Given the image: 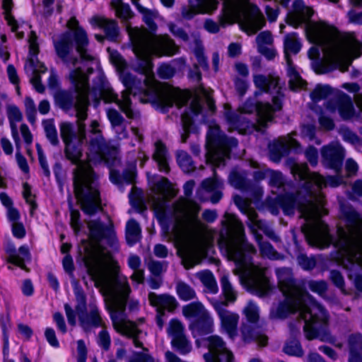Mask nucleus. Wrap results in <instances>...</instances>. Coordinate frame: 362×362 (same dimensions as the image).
<instances>
[{
  "label": "nucleus",
  "mask_w": 362,
  "mask_h": 362,
  "mask_svg": "<svg viewBox=\"0 0 362 362\" xmlns=\"http://www.w3.org/2000/svg\"><path fill=\"white\" fill-rule=\"evenodd\" d=\"M136 56L141 60L142 78L125 72L126 62L119 54H112V63L120 71V79L126 89L122 91V99L118 98L110 83L103 74L97 76L91 89L88 78L83 70L87 63L93 59L88 52L89 41L86 32L77 27L74 32L66 31L53 40L57 57L70 69L69 78L74 85L76 95L67 90H57L54 100L63 111L75 107L77 113H86L90 101L97 107L101 100L104 103H115L119 110L124 113L130 112L129 95L141 94L143 103H151L153 106L168 111V107L175 106L183 108L182 113H204L206 112V95L203 98L194 95L189 90L173 89L167 93H160L155 86L151 56H172L178 52L179 47L168 35H156L146 29L127 28Z\"/></svg>",
  "instance_id": "obj_1"
},
{
  "label": "nucleus",
  "mask_w": 362,
  "mask_h": 362,
  "mask_svg": "<svg viewBox=\"0 0 362 362\" xmlns=\"http://www.w3.org/2000/svg\"><path fill=\"white\" fill-rule=\"evenodd\" d=\"M83 260L95 286L105 298L115 329L132 337L136 347L145 348L137 338L139 330L135 323L126 317L125 308L131 288L127 278L119 274L117 262L109 251L98 245L86 248Z\"/></svg>",
  "instance_id": "obj_2"
},
{
  "label": "nucleus",
  "mask_w": 362,
  "mask_h": 362,
  "mask_svg": "<svg viewBox=\"0 0 362 362\" xmlns=\"http://www.w3.org/2000/svg\"><path fill=\"white\" fill-rule=\"evenodd\" d=\"M291 173L299 180L303 181V189L298 192V195L305 193L308 198L305 203L297 205L296 198L293 194L279 196L278 199L280 206L284 213L288 216L293 215L298 206L300 217L307 221L302 226V231L308 243L320 249L327 247L332 238L329 234L327 226L320 220L327 213L324 209V197L320 189L327 185L338 187L342 184L343 177L329 176L325 179L317 173H310L305 163H294Z\"/></svg>",
  "instance_id": "obj_3"
},
{
  "label": "nucleus",
  "mask_w": 362,
  "mask_h": 362,
  "mask_svg": "<svg viewBox=\"0 0 362 362\" xmlns=\"http://www.w3.org/2000/svg\"><path fill=\"white\" fill-rule=\"evenodd\" d=\"M275 274L278 286L285 299L272 306L270 317L284 319L289 314L298 312L304 322L306 339L333 343L334 339L326 327L328 315L325 309L305 290L304 285L294 278L291 268H276Z\"/></svg>",
  "instance_id": "obj_4"
},
{
  "label": "nucleus",
  "mask_w": 362,
  "mask_h": 362,
  "mask_svg": "<svg viewBox=\"0 0 362 362\" xmlns=\"http://www.w3.org/2000/svg\"><path fill=\"white\" fill-rule=\"evenodd\" d=\"M77 131L69 123H62L60 134L65 144L66 158L76 165L73 171L74 193L81 209L87 215H94L102 209L97 177L90 164L82 160L83 144L86 140V125L83 121L87 115H76Z\"/></svg>",
  "instance_id": "obj_5"
},
{
  "label": "nucleus",
  "mask_w": 362,
  "mask_h": 362,
  "mask_svg": "<svg viewBox=\"0 0 362 362\" xmlns=\"http://www.w3.org/2000/svg\"><path fill=\"white\" fill-rule=\"evenodd\" d=\"M223 224L221 245L228 259L235 264L233 273L239 276L248 291L259 297L267 295L272 286L265 275V269L252 262V256L257 251L246 240L243 223L235 216L228 215Z\"/></svg>",
  "instance_id": "obj_6"
},
{
  "label": "nucleus",
  "mask_w": 362,
  "mask_h": 362,
  "mask_svg": "<svg viewBox=\"0 0 362 362\" xmlns=\"http://www.w3.org/2000/svg\"><path fill=\"white\" fill-rule=\"evenodd\" d=\"M194 185V180L187 181L183 187L187 198H180L173 205L175 235L180 236L182 233H185L189 236L182 259L186 269L199 264L206 255V227L198 218L201 208L194 201L187 199L192 194Z\"/></svg>",
  "instance_id": "obj_7"
},
{
  "label": "nucleus",
  "mask_w": 362,
  "mask_h": 362,
  "mask_svg": "<svg viewBox=\"0 0 362 362\" xmlns=\"http://www.w3.org/2000/svg\"><path fill=\"white\" fill-rule=\"evenodd\" d=\"M341 216L346 228L340 226L337 230V240H333L341 258V265L347 271L348 277L354 279L356 288L362 291V218L349 205L341 207Z\"/></svg>",
  "instance_id": "obj_8"
},
{
  "label": "nucleus",
  "mask_w": 362,
  "mask_h": 362,
  "mask_svg": "<svg viewBox=\"0 0 362 362\" xmlns=\"http://www.w3.org/2000/svg\"><path fill=\"white\" fill-rule=\"evenodd\" d=\"M224 8L223 14L219 16V24L207 19L204 22V28L211 33L219 31L220 25L226 27L227 24H233L241 14L246 13L244 20L240 23L241 29L247 35H254L260 30L266 24L265 18L259 8L249 4L248 0H223Z\"/></svg>",
  "instance_id": "obj_9"
},
{
  "label": "nucleus",
  "mask_w": 362,
  "mask_h": 362,
  "mask_svg": "<svg viewBox=\"0 0 362 362\" xmlns=\"http://www.w3.org/2000/svg\"><path fill=\"white\" fill-rule=\"evenodd\" d=\"M361 43L351 35H346L329 42L325 58L313 63L315 71L322 74L339 69L344 72L348 70L354 58L361 54Z\"/></svg>",
  "instance_id": "obj_10"
},
{
  "label": "nucleus",
  "mask_w": 362,
  "mask_h": 362,
  "mask_svg": "<svg viewBox=\"0 0 362 362\" xmlns=\"http://www.w3.org/2000/svg\"><path fill=\"white\" fill-rule=\"evenodd\" d=\"M253 81L255 86L260 90L259 93H255L256 95L263 92L276 93V95L272 98V105L258 101L256 98H250L245 102L244 110L240 113H270L272 111L281 110L284 95L279 87V78L272 75L257 74L254 76Z\"/></svg>",
  "instance_id": "obj_11"
},
{
  "label": "nucleus",
  "mask_w": 362,
  "mask_h": 362,
  "mask_svg": "<svg viewBox=\"0 0 362 362\" xmlns=\"http://www.w3.org/2000/svg\"><path fill=\"white\" fill-rule=\"evenodd\" d=\"M206 122L209 127L206 134V159L217 167L224 165L225 159L229 158L231 149L238 146V141L235 138L226 137L213 121L208 119Z\"/></svg>",
  "instance_id": "obj_12"
},
{
  "label": "nucleus",
  "mask_w": 362,
  "mask_h": 362,
  "mask_svg": "<svg viewBox=\"0 0 362 362\" xmlns=\"http://www.w3.org/2000/svg\"><path fill=\"white\" fill-rule=\"evenodd\" d=\"M284 47L285 58L288 66L287 74L289 77V87L293 90L303 88L304 86L307 85V83L300 76L299 74L295 69L289 54V53L296 54L300 52L301 48V44L296 33H288L284 36Z\"/></svg>",
  "instance_id": "obj_13"
},
{
  "label": "nucleus",
  "mask_w": 362,
  "mask_h": 362,
  "mask_svg": "<svg viewBox=\"0 0 362 362\" xmlns=\"http://www.w3.org/2000/svg\"><path fill=\"white\" fill-rule=\"evenodd\" d=\"M208 352L203 355L205 362H233V355L221 337L212 335L206 339Z\"/></svg>",
  "instance_id": "obj_14"
},
{
  "label": "nucleus",
  "mask_w": 362,
  "mask_h": 362,
  "mask_svg": "<svg viewBox=\"0 0 362 362\" xmlns=\"http://www.w3.org/2000/svg\"><path fill=\"white\" fill-rule=\"evenodd\" d=\"M87 225L90 237L95 245L105 240L111 247L117 249V238L111 221L105 225L99 220H93L88 221Z\"/></svg>",
  "instance_id": "obj_15"
},
{
  "label": "nucleus",
  "mask_w": 362,
  "mask_h": 362,
  "mask_svg": "<svg viewBox=\"0 0 362 362\" xmlns=\"http://www.w3.org/2000/svg\"><path fill=\"white\" fill-rule=\"evenodd\" d=\"M209 301L219 317L221 327L230 338L235 337L239 321L238 314L227 310V306H224V303H218L214 298H211Z\"/></svg>",
  "instance_id": "obj_16"
},
{
  "label": "nucleus",
  "mask_w": 362,
  "mask_h": 362,
  "mask_svg": "<svg viewBox=\"0 0 362 362\" xmlns=\"http://www.w3.org/2000/svg\"><path fill=\"white\" fill-rule=\"evenodd\" d=\"M167 332L171 338V344L181 354H186L191 351V344L185 334V327L180 320L172 319L169 322Z\"/></svg>",
  "instance_id": "obj_17"
},
{
  "label": "nucleus",
  "mask_w": 362,
  "mask_h": 362,
  "mask_svg": "<svg viewBox=\"0 0 362 362\" xmlns=\"http://www.w3.org/2000/svg\"><path fill=\"white\" fill-rule=\"evenodd\" d=\"M223 187V182L216 175L213 178L205 179L197 192V197L202 201L209 199L213 204H216L222 198Z\"/></svg>",
  "instance_id": "obj_18"
},
{
  "label": "nucleus",
  "mask_w": 362,
  "mask_h": 362,
  "mask_svg": "<svg viewBox=\"0 0 362 362\" xmlns=\"http://www.w3.org/2000/svg\"><path fill=\"white\" fill-rule=\"evenodd\" d=\"M326 109L332 112L355 113L352 98L341 90H335L326 102Z\"/></svg>",
  "instance_id": "obj_19"
},
{
  "label": "nucleus",
  "mask_w": 362,
  "mask_h": 362,
  "mask_svg": "<svg viewBox=\"0 0 362 362\" xmlns=\"http://www.w3.org/2000/svg\"><path fill=\"white\" fill-rule=\"evenodd\" d=\"M323 162L328 167L339 171L344 158V149L338 143H331L321 150Z\"/></svg>",
  "instance_id": "obj_20"
},
{
  "label": "nucleus",
  "mask_w": 362,
  "mask_h": 362,
  "mask_svg": "<svg viewBox=\"0 0 362 362\" xmlns=\"http://www.w3.org/2000/svg\"><path fill=\"white\" fill-rule=\"evenodd\" d=\"M189 5L182 8V16L192 19L199 13H212L217 8V0H189Z\"/></svg>",
  "instance_id": "obj_21"
},
{
  "label": "nucleus",
  "mask_w": 362,
  "mask_h": 362,
  "mask_svg": "<svg viewBox=\"0 0 362 362\" xmlns=\"http://www.w3.org/2000/svg\"><path fill=\"white\" fill-rule=\"evenodd\" d=\"M78 315L80 325L85 332L90 331L92 327H103L105 325V322L95 304H90L88 311L79 313Z\"/></svg>",
  "instance_id": "obj_22"
},
{
  "label": "nucleus",
  "mask_w": 362,
  "mask_h": 362,
  "mask_svg": "<svg viewBox=\"0 0 362 362\" xmlns=\"http://www.w3.org/2000/svg\"><path fill=\"white\" fill-rule=\"evenodd\" d=\"M90 23L103 29L107 40L116 42L119 36V28L116 21L103 16H93Z\"/></svg>",
  "instance_id": "obj_23"
},
{
  "label": "nucleus",
  "mask_w": 362,
  "mask_h": 362,
  "mask_svg": "<svg viewBox=\"0 0 362 362\" xmlns=\"http://www.w3.org/2000/svg\"><path fill=\"white\" fill-rule=\"evenodd\" d=\"M8 255V261L14 264L23 269H25V262L30 259V254L27 246H21L18 251H16L13 243H8L5 247Z\"/></svg>",
  "instance_id": "obj_24"
},
{
  "label": "nucleus",
  "mask_w": 362,
  "mask_h": 362,
  "mask_svg": "<svg viewBox=\"0 0 362 362\" xmlns=\"http://www.w3.org/2000/svg\"><path fill=\"white\" fill-rule=\"evenodd\" d=\"M150 304L157 308V312L173 311L177 306L176 298L169 294L158 295L151 292L148 296Z\"/></svg>",
  "instance_id": "obj_25"
},
{
  "label": "nucleus",
  "mask_w": 362,
  "mask_h": 362,
  "mask_svg": "<svg viewBox=\"0 0 362 362\" xmlns=\"http://www.w3.org/2000/svg\"><path fill=\"white\" fill-rule=\"evenodd\" d=\"M98 127L99 124L98 121L93 120L91 122L90 133L92 134V136L90 139L89 145L92 152L103 158L106 150V144Z\"/></svg>",
  "instance_id": "obj_26"
},
{
  "label": "nucleus",
  "mask_w": 362,
  "mask_h": 362,
  "mask_svg": "<svg viewBox=\"0 0 362 362\" xmlns=\"http://www.w3.org/2000/svg\"><path fill=\"white\" fill-rule=\"evenodd\" d=\"M273 41L272 35L268 30L261 32L256 37L258 52L268 59H273L276 55L275 50L269 47L272 45Z\"/></svg>",
  "instance_id": "obj_27"
},
{
  "label": "nucleus",
  "mask_w": 362,
  "mask_h": 362,
  "mask_svg": "<svg viewBox=\"0 0 362 362\" xmlns=\"http://www.w3.org/2000/svg\"><path fill=\"white\" fill-rule=\"evenodd\" d=\"M214 318L209 311L202 315L196 319L190 326L193 332H197L199 334H207L211 333L214 330Z\"/></svg>",
  "instance_id": "obj_28"
},
{
  "label": "nucleus",
  "mask_w": 362,
  "mask_h": 362,
  "mask_svg": "<svg viewBox=\"0 0 362 362\" xmlns=\"http://www.w3.org/2000/svg\"><path fill=\"white\" fill-rule=\"evenodd\" d=\"M348 362H362V336L351 334L349 337Z\"/></svg>",
  "instance_id": "obj_29"
},
{
  "label": "nucleus",
  "mask_w": 362,
  "mask_h": 362,
  "mask_svg": "<svg viewBox=\"0 0 362 362\" xmlns=\"http://www.w3.org/2000/svg\"><path fill=\"white\" fill-rule=\"evenodd\" d=\"M221 286L223 299L215 298L218 303H224V306H228L237 300L238 293L229 281L228 276H223L221 279Z\"/></svg>",
  "instance_id": "obj_30"
},
{
  "label": "nucleus",
  "mask_w": 362,
  "mask_h": 362,
  "mask_svg": "<svg viewBox=\"0 0 362 362\" xmlns=\"http://www.w3.org/2000/svg\"><path fill=\"white\" fill-rule=\"evenodd\" d=\"M242 335L245 342H257L259 345L264 346L267 344V337L262 334L259 329L250 325H244L242 328Z\"/></svg>",
  "instance_id": "obj_31"
},
{
  "label": "nucleus",
  "mask_w": 362,
  "mask_h": 362,
  "mask_svg": "<svg viewBox=\"0 0 362 362\" xmlns=\"http://www.w3.org/2000/svg\"><path fill=\"white\" fill-rule=\"evenodd\" d=\"M30 66L33 74L30 80V83L38 93H42L45 88L41 83L40 74L45 73L47 71V68L40 62H37V64H35L33 59H30Z\"/></svg>",
  "instance_id": "obj_32"
},
{
  "label": "nucleus",
  "mask_w": 362,
  "mask_h": 362,
  "mask_svg": "<svg viewBox=\"0 0 362 362\" xmlns=\"http://www.w3.org/2000/svg\"><path fill=\"white\" fill-rule=\"evenodd\" d=\"M153 159L157 162L160 171L168 173L170 168L168 163L167 151L163 144L158 141L156 143Z\"/></svg>",
  "instance_id": "obj_33"
},
{
  "label": "nucleus",
  "mask_w": 362,
  "mask_h": 362,
  "mask_svg": "<svg viewBox=\"0 0 362 362\" xmlns=\"http://www.w3.org/2000/svg\"><path fill=\"white\" fill-rule=\"evenodd\" d=\"M247 226L255 236V233H258L257 230L259 229L273 241L279 242L280 240V238L275 233L273 229L266 225L262 220L258 219V217L255 218L251 223H247Z\"/></svg>",
  "instance_id": "obj_34"
},
{
  "label": "nucleus",
  "mask_w": 362,
  "mask_h": 362,
  "mask_svg": "<svg viewBox=\"0 0 362 362\" xmlns=\"http://www.w3.org/2000/svg\"><path fill=\"white\" fill-rule=\"evenodd\" d=\"M196 276L200 280L205 287V291L216 294L218 291V287L216 284L214 274L208 270H204L197 273Z\"/></svg>",
  "instance_id": "obj_35"
},
{
  "label": "nucleus",
  "mask_w": 362,
  "mask_h": 362,
  "mask_svg": "<svg viewBox=\"0 0 362 362\" xmlns=\"http://www.w3.org/2000/svg\"><path fill=\"white\" fill-rule=\"evenodd\" d=\"M175 290L177 295L182 300L189 301L197 297L195 290L190 285L182 280H177L176 281Z\"/></svg>",
  "instance_id": "obj_36"
},
{
  "label": "nucleus",
  "mask_w": 362,
  "mask_h": 362,
  "mask_svg": "<svg viewBox=\"0 0 362 362\" xmlns=\"http://www.w3.org/2000/svg\"><path fill=\"white\" fill-rule=\"evenodd\" d=\"M141 230L139 224L134 219L129 220L126 226V239L129 245H133L139 241Z\"/></svg>",
  "instance_id": "obj_37"
},
{
  "label": "nucleus",
  "mask_w": 362,
  "mask_h": 362,
  "mask_svg": "<svg viewBox=\"0 0 362 362\" xmlns=\"http://www.w3.org/2000/svg\"><path fill=\"white\" fill-rule=\"evenodd\" d=\"M335 90L329 85L319 83L310 92V98L313 103H317L329 96L331 98Z\"/></svg>",
  "instance_id": "obj_38"
},
{
  "label": "nucleus",
  "mask_w": 362,
  "mask_h": 362,
  "mask_svg": "<svg viewBox=\"0 0 362 362\" xmlns=\"http://www.w3.org/2000/svg\"><path fill=\"white\" fill-rule=\"evenodd\" d=\"M112 127L118 134V139H122L126 138L127 132L126 127L127 122L121 115H107Z\"/></svg>",
  "instance_id": "obj_39"
},
{
  "label": "nucleus",
  "mask_w": 362,
  "mask_h": 362,
  "mask_svg": "<svg viewBox=\"0 0 362 362\" xmlns=\"http://www.w3.org/2000/svg\"><path fill=\"white\" fill-rule=\"evenodd\" d=\"M208 310L200 302H194L182 307V314L187 318H199Z\"/></svg>",
  "instance_id": "obj_40"
},
{
  "label": "nucleus",
  "mask_w": 362,
  "mask_h": 362,
  "mask_svg": "<svg viewBox=\"0 0 362 362\" xmlns=\"http://www.w3.org/2000/svg\"><path fill=\"white\" fill-rule=\"evenodd\" d=\"M255 240L258 243L262 255L272 259H278L280 255L274 250L273 246L266 241H262V236L259 233H255Z\"/></svg>",
  "instance_id": "obj_41"
},
{
  "label": "nucleus",
  "mask_w": 362,
  "mask_h": 362,
  "mask_svg": "<svg viewBox=\"0 0 362 362\" xmlns=\"http://www.w3.org/2000/svg\"><path fill=\"white\" fill-rule=\"evenodd\" d=\"M234 202L248 218V223H251L255 218H257V214L250 206V202L243 198L239 195L234 197Z\"/></svg>",
  "instance_id": "obj_42"
},
{
  "label": "nucleus",
  "mask_w": 362,
  "mask_h": 362,
  "mask_svg": "<svg viewBox=\"0 0 362 362\" xmlns=\"http://www.w3.org/2000/svg\"><path fill=\"white\" fill-rule=\"evenodd\" d=\"M134 168L135 165H132L129 169L124 171L122 176H121L117 171L110 170V179L111 182L115 184H119L122 180L128 184L132 183L135 177Z\"/></svg>",
  "instance_id": "obj_43"
},
{
  "label": "nucleus",
  "mask_w": 362,
  "mask_h": 362,
  "mask_svg": "<svg viewBox=\"0 0 362 362\" xmlns=\"http://www.w3.org/2000/svg\"><path fill=\"white\" fill-rule=\"evenodd\" d=\"M127 362H156V359L148 349L143 348L141 351H133Z\"/></svg>",
  "instance_id": "obj_44"
},
{
  "label": "nucleus",
  "mask_w": 362,
  "mask_h": 362,
  "mask_svg": "<svg viewBox=\"0 0 362 362\" xmlns=\"http://www.w3.org/2000/svg\"><path fill=\"white\" fill-rule=\"evenodd\" d=\"M176 156L177 163L184 172L189 173L195 168L191 156L186 151H178Z\"/></svg>",
  "instance_id": "obj_45"
},
{
  "label": "nucleus",
  "mask_w": 362,
  "mask_h": 362,
  "mask_svg": "<svg viewBox=\"0 0 362 362\" xmlns=\"http://www.w3.org/2000/svg\"><path fill=\"white\" fill-rule=\"evenodd\" d=\"M112 6L116 11L117 16L123 19L127 20L132 17V12L128 4H124L122 0H112Z\"/></svg>",
  "instance_id": "obj_46"
},
{
  "label": "nucleus",
  "mask_w": 362,
  "mask_h": 362,
  "mask_svg": "<svg viewBox=\"0 0 362 362\" xmlns=\"http://www.w3.org/2000/svg\"><path fill=\"white\" fill-rule=\"evenodd\" d=\"M138 10L143 14V19L148 28L151 31H155L157 29V25L154 22V19L157 17L158 13L141 6H138Z\"/></svg>",
  "instance_id": "obj_47"
},
{
  "label": "nucleus",
  "mask_w": 362,
  "mask_h": 362,
  "mask_svg": "<svg viewBox=\"0 0 362 362\" xmlns=\"http://www.w3.org/2000/svg\"><path fill=\"white\" fill-rule=\"evenodd\" d=\"M45 129V135L49 142L57 146L59 144V139L56 127L52 120H45L42 123Z\"/></svg>",
  "instance_id": "obj_48"
},
{
  "label": "nucleus",
  "mask_w": 362,
  "mask_h": 362,
  "mask_svg": "<svg viewBox=\"0 0 362 362\" xmlns=\"http://www.w3.org/2000/svg\"><path fill=\"white\" fill-rule=\"evenodd\" d=\"M3 8L4 9L5 19L8 24L11 27V30L16 32L18 29V23L14 17L11 14L13 8L12 0H3Z\"/></svg>",
  "instance_id": "obj_49"
},
{
  "label": "nucleus",
  "mask_w": 362,
  "mask_h": 362,
  "mask_svg": "<svg viewBox=\"0 0 362 362\" xmlns=\"http://www.w3.org/2000/svg\"><path fill=\"white\" fill-rule=\"evenodd\" d=\"M284 351L290 356H302L303 350L300 342L296 339L287 341L284 347Z\"/></svg>",
  "instance_id": "obj_50"
},
{
  "label": "nucleus",
  "mask_w": 362,
  "mask_h": 362,
  "mask_svg": "<svg viewBox=\"0 0 362 362\" xmlns=\"http://www.w3.org/2000/svg\"><path fill=\"white\" fill-rule=\"evenodd\" d=\"M306 286L313 292L317 293L320 296L325 298L327 291V284L323 280H310L306 283Z\"/></svg>",
  "instance_id": "obj_51"
},
{
  "label": "nucleus",
  "mask_w": 362,
  "mask_h": 362,
  "mask_svg": "<svg viewBox=\"0 0 362 362\" xmlns=\"http://www.w3.org/2000/svg\"><path fill=\"white\" fill-rule=\"evenodd\" d=\"M339 134L341 135L344 141L349 142L356 146H362V139L348 128L341 127L339 129Z\"/></svg>",
  "instance_id": "obj_52"
},
{
  "label": "nucleus",
  "mask_w": 362,
  "mask_h": 362,
  "mask_svg": "<svg viewBox=\"0 0 362 362\" xmlns=\"http://www.w3.org/2000/svg\"><path fill=\"white\" fill-rule=\"evenodd\" d=\"M243 313L247 320L252 323H255L259 320V308L252 301L247 303Z\"/></svg>",
  "instance_id": "obj_53"
},
{
  "label": "nucleus",
  "mask_w": 362,
  "mask_h": 362,
  "mask_svg": "<svg viewBox=\"0 0 362 362\" xmlns=\"http://www.w3.org/2000/svg\"><path fill=\"white\" fill-rule=\"evenodd\" d=\"M342 87L349 92L356 93L354 100L357 107L362 112V93H358L360 90L358 84L356 83H346L343 84Z\"/></svg>",
  "instance_id": "obj_54"
},
{
  "label": "nucleus",
  "mask_w": 362,
  "mask_h": 362,
  "mask_svg": "<svg viewBox=\"0 0 362 362\" xmlns=\"http://www.w3.org/2000/svg\"><path fill=\"white\" fill-rule=\"evenodd\" d=\"M102 328L103 329L98 333L97 341L103 349L107 351L110 346L111 339L109 332L107 331L105 325Z\"/></svg>",
  "instance_id": "obj_55"
},
{
  "label": "nucleus",
  "mask_w": 362,
  "mask_h": 362,
  "mask_svg": "<svg viewBox=\"0 0 362 362\" xmlns=\"http://www.w3.org/2000/svg\"><path fill=\"white\" fill-rule=\"evenodd\" d=\"M168 263L165 261H156L151 259L148 264L150 272L156 276H158L167 269Z\"/></svg>",
  "instance_id": "obj_56"
},
{
  "label": "nucleus",
  "mask_w": 362,
  "mask_h": 362,
  "mask_svg": "<svg viewBox=\"0 0 362 362\" xmlns=\"http://www.w3.org/2000/svg\"><path fill=\"white\" fill-rule=\"evenodd\" d=\"M181 121L182 123L183 129L185 132V133L182 135L181 139L182 142L185 143L187 139L190 129L193 124L194 120L192 118L191 115H181Z\"/></svg>",
  "instance_id": "obj_57"
},
{
  "label": "nucleus",
  "mask_w": 362,
  "mask_h": 362,
  "mask_svg": "<svg viewBox=\"0 0 362 362\" xmlns=\"http://www.w3.org/2000/svg\"><path fill=\"white\" fill-rule=\"evenodd\" d=\"M230 184L238 189H243L246 185L245 177L238 172L233 171L229 175Z\"/></svg>",
  "instance_id": "obj_58"
},
{
  "label": "nucleus",
  "mask_w": 362,
  "mask_h": 362,
  "mask_svg": "<svg viewBox=\"0 0 362 362\" xmlns=\"http://www.w3.org/2000/svg\"><path fill=\"white\" fill-rule=\"evenodd\" d=\"M297 260L298 264L305 270H310L315 267L316 262L314 258L308 257L303 254H300Z\"/></svg>",
  "instance_id": "obj_59"
},
{
  "label": "nucleus",
  "mask_w": 362,
  "mask_h": 362,
  "mask_svg": "<svg viewBox=\"0 0 362 362\" xmlns=\"http://www.w3.org/2000/svg\"><path fill=\"white\" fill-rule=\"evenodd\" d=\"M269 184L276 187V188H280L284 186V178L281 173L278 171H271L269 173Z\"/></svg>",
  "instance_id": "obj_60"
},
{
  "label": "nucleus",
  "mask_w": 362,
  "mask_h": 362,
  "mask_svg": "<svg viewBox=\"0 0 362 362\" xmlns=\"http://www.w3.org/2000/svg\"><path fill=\"white\" fill-rule=\"evenodd\" d=\"M20 148L21 144L19 145L18 148H16V158L17 163L18 167L23 173H28L29 172V166L25 158L21 154Z\"/></svg>",
  "instance_id": "obj_61"
},
{
  "label": "nucleus",
  "mask_w": 362,
  "mask_h": 362,
  "mask_svg": "<svg viewBox=\"0 0 362 362\" xmlns=\"http://www.w3.org/2000/svg\"><path fill=\"white\" fill-rule=\"evenodd\" d=\"M330 279L337 287L344 291V280L339 272L332 270L330 272Z\"/></svg>",
  "instance_id": "obj_62"
},
{
  "label": "nucleus",
  "mask_w": 362,
  "mask_h": 362,
  "mask_svg": "<svg viewBox=\"0 0 362 362\" xmlns=\"http://www.w3.org/2000/svg\"><path fill=\"white\" fill-rule=\"evenodd\" d=\"M175 69L169 64H163L158 69V74L160 78L168 79L173 76Z\"/></svg>",
  "instance_id": "obj_63"
},
{
  "label": "nucleus",
  "mask_w": 362,
  "mask_h": 362,
  "mask_svg": "<svg viewBox=\"0 0 362 362\" xmlns=\"http://www.w3.org/2000/svg\"><path fill=\"white\" fill-rule=\"evenodd\" d=\"M158 190L163 197H165L168 193L175 196V193L170 192V184L167 178L163 177L158 183Z\"/></svg>",
  "instance_id": "obj_64"
}]
</instances>
